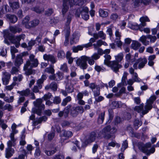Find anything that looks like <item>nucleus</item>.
I'll return each instance as SVG.
<instances>
[{"mask_svg": "<svg viewBox=\"0 0 159 159\" xmlns=\"http://www.w3.org/2000/svg\"><path fill=\"white\" fill-rule=\"evenodd\" d=\"M109 66H111V69L114 72H117L119 69L121 67V66L118 64L116 61H113L110 63Z\"/></svg>", "mask_w": 159, "mask_h": 159, "instance_id": "f8f14e48", "label": "nucleus"}, {"mask_svg": "<svg viewBox=\"0 0 159 159\" xmlns=\"http://www.w3.org/2000/svg\"><path fill=\"white\" fill-rule=\"evenodd\" d=\"M60 69L62 71L67 72L68 71V69L66 64L64 63L61 67Z\"/></svg>", "mask_w": 159, "mask_h": 159, "instance_id": "bf43d9fd", "label": "nucleus"}, {"mask_svg": "<svg viewBox=\"0 0 159 159\" xmlns=\"http://www.w3.org/2000/svg\"><path fill=\"white\" fill-rule=\"evenodd\" d=\"M55 75L56 77V80L57 81L61 80L63 77V74L60 72H58Z\"/></svg>", "mask_w": 159, "mask_h": 159, "instance_id": "c03bdc74", "label": "nucleus"}, {"mask_svg": "<svg viewBox=\"0 0 159 159\" xmlns=\"http://www.w3.org/2000/svg\"><path fill=\"white\" fill-rule=\"evenodd\" d=\"M2 110H7L10 111L12 110V107L10 104H7L3 107Z\"/></svg>", "mask_w": 159, "mask_h": 159, "instance_id": "3c124183", "label": "nucleus"}, {"mask_svg": "<svg viewBox=\"0 0 159 159\" xmlns=\"http://www.w3.org/2000/svg\"><path fill=\"white\" fill-rule=\"evenodd\" d=\"M55 37L52 40H50L49 39H48L47 38H45L43 40V43H47V42H49L50 43H54L55 42Z\"/></svg>", "mask_w": 159, "mask_h": 159, "instance_id": "6e6d98bb", "label": "nucleus"}, {"mask_svg": "<svg viewBox=\"0 0 159 159\" xmlns=\"http://www.w3.org/2000/svg\"><path fill=\"white\" fill-rule=\"evenodd\" d=\"M78 114V111L77 110L76 107H73L71 108V114L73 116H75Z\"/></svg>", "mask_w": 159, "mask_h": 159, "instance_id": "58836bf2", "label": "nucleus"}, {"mask_svg": "<svg viewBox=\"0 0 159 159\" xmlns=\"http://www.w3.org/2000/svg\"><path fill=\"white\" fill-rule=\"evenodd\" d=\"M102 41L99 40L97 41L96 43H94L93 45L95 49H98V48L102 45Z\"/></svg>", "mask_w": 159, "mask_h": 159, "instance_id": "a18cd8bd", "label": "nucleus"}, {"mask_svg": "<svg viewBox=\"0 0 159 159\" xmlns=\"http://www.w3.org/2000/svg\"><path fill=\"white\" fill-rule=\"evenodd\" d=\"M57 88V84L55 82H52L50 85H47L45 87V89H51L53 91H56Z\"/></svg>", "mask_w": 159, "mask_h": 159, "instance_id": "bb28decb", "label": "nucleus"}, {"mask_svg": "<svg viewBox=\"0 0 159 159\" xmlns=\"http://www.w3.org/2000/svg\"><path fill=\"white\" fill-rule=\"evenodd\" d=\"M66 90L68 93H72L73 91V88L72 85H69L67 84L66 86Z\"/></svg>", "mask_w": 159, "mask_h": 159, "instance_id": "a19ab883", "label": "nucleus"}, {"mask_svg": "<svg viewBox=\"0 0 159 159\" xmlns=\"http://www.w3.org/2000/svg\"><path fill=\"white\" fill-rule=\"evenodd\" d=\"M14 153V149L11 147H8L5 150V157L7 158L11 157Z\"/></svg>", "mask_w": 159, "mask_h": 159, "instance_id": "a211bd4d", "label": "nucleus"}, {"mask_svg": "<svg viewBox=\"0 0 159 159\" xmlns=\"http://www.w3.org/2000/svg\"><path fill=\"white\" fill-rule=\"evenodd\" d=\"M43 58L44 60L50 61L52 63H54L56 62L55 58L51 55L45 54L43 56Z\"/></svg>", "mask_w": 159, "mask_h": 159, "instance_id": "f3484780", "label": "nucleus"}, {"mask_svg": "<svg viewBox=\"0 0 159 159\" xmlns=\"http://www.w3.org/2000/svg\"><path fill=\"white\" fill-rule=\"evenodd\" d=\"M71 20V16H68L67 18L66 21V26L64 31H67V26H69V24H70Z\"/></svg>", "mask_w": 159, "mask_h": 159, "instance_id": "4d7b16f0", "label": "nucleus"}, {"mask_svg": "<svg viewBox=\"0 0 159 159\" xmlns=\"http://www.w3.org/2000/svg\"><path fill=\"white\" fill-rule=\"evenodd\" d=\"M63 134L64 137L68 138L71 137L72 135V132L71 131H64Z\"/></svg>", "mask_w": 159, "mask_h": 159, "instance_id": "de8ad7c7", "label": "nucleus"}, {"mask_svg": "<svg viewBox=\"0 0 159 159\" xmlns=\"http://www.w3.org/2000/svg\"><path fill=\"white\" fill-rule=\"evenodd\" d=\"M76 65L83 70L86 69L88 66L87 64L85 56H83L79 58H77L75 61Z\"/></svg>", "mask_w": 159, "mask_h": 159, "instance_id": "423d86ee", "label": "nucleus"}, {"mask_svg": "<svg viewBox=\"0 0 159 159\" xmlns=\"http://www.w3.org/2000/svg\"><path fill=\"white\" fill-rule=\"evenodd\" d=\"M34 56L30 55L29 57L30 61H27L25 65L24 69L25 71V74L26 75H29L33 73V71L31 68L33 67H37L38 65L37 59L34 58Z\"/></svg>", "mask_w": 159, "mask_h": 159, "instance_id": "f03ea898", "label": "nucleus"}, {"mask_svg": "<svg viewBox=\"0 0 159 159\" xmlns=\"http://www.w3.org/2000/svg\"><path fill=\"white\" fill-rule=\"evenodd\" d=\"M138 63H139L138 68L140 69L143 68L147 63V60L145 58H139L138 59Z\"/></svg>", "mask_w": 159, "mask_h": 159, "instance_id": "6ab92c4d", "label": "nucleus"}, {"mask_svg": "<svg viewBox=\"0 0 159 159\" xmlns=\"http://www.w3.org/2000/svg\"><path fill=\"white\" fill-rule=\"evenodd\" d=\"M141 45V44L138 41L133 40L131 45V47L134 50H138Z\"/></svg>", "mask_w": 159, "mask_h": 159, "instance_id": "5701e85b", "label": "nucleus"}, {"mask_svg": "<svg viewBox=\"0 0 159 159\" xmlns=\"http://www.w3.org/2000/svg\"><path fill=\"white\" fill-rule=\"evenodd\" d=\"M30 90L29 89L22 91H18L17 93L21 96H27L30 93Z\"/></svg>", "mask_w": 159, "mask_h": 159, "instance_id": "cd10ccee", "label": "nucleus"}, {"mask_svg": "<svg viewBox=\"0 0 159 159\" xmlns=\"http://www.w3.org/2000/svg\"><path fill=\"white\" fill-rule=\"evenodd\" d=\"M115 35L116 37V39L120 40L121 37V33L119 32V30H117L115 32Z\"/></svg>", "mask_w": 159, "mask_h": 159, "instance_id": "5fc2aeb1", "label": "nucleus"}, {"mask_svg": "<svg viewBox=\"0 0 159 159\" xmlns=\"http://www.w3.org/2000/svg\"><path fill=\"white\" fill-rule=\"evenodd\" d=\"M10 6L13 9H17L20 7L19 2H15L10 3Z\"/></svg>", "mask_w": 159, "mask_h": 159, "instance_id": "473e14b6", "label": "nucleus"}, {"mask_svg": "<svg viewBox=\"0 0 159 159\" xmlns=\"http://www.w3.org/2000/svg\"><path fill=\"white\" fill-rule=\"evenodd\" d=\"M105 116V112L101 113L99 116L98 119V122L99 124H102L104 120Z\"/></svg>", "mask_w": 159, "mask_h": 159, "instance_id": "72a5a7b5", "label": "nucleus"}, {"mask_svg": "<svg viewBox=\"0 0 159 159\" xmlns=\"http://www.w3.org/2000/svg\"><path fill=\"white\" fill-rule=\"evenodd\" d=\"M4 37L5 38L4 42L6 44L9 45V43L7 40V39H9L10 41L12 42V39L13 37L11 34L8 30H5L4 31Z\"/></svg>", "mask_w": 159, "mask_h": 159, "instance_id": "9b49d317", "label": "nucleus"}, {"mask_svg": "<svg viewBox=\"0 0 159 159\" xmlns=\"http://www.w3.org/2000/svg\"><path fill=\"white\" fill-rule=\"evenodd\" d=\"M132 77L135 82H139L141 81L140 79L138 77V75L136 73H135L132 75Z\"/></svg>", "mask_w": 159, "mask_h": 159, "instance_id": "49530a36", "label": "nucleus"}, {"mask_svg": "<svg viewBox=\"0 0 159 159\" xmlns=\"http://www.w3.org/2000/svg\"><path fill=\"white\" fill-rule=\"evenodd\" d=\"M17 84L16 82H13L10 85L6 86L5 89L7 90L11 91L13 88Z\"/></svg>", "mask_w": 159, "mask_h": 159, "instance_id": "f704fd0d", "label": "nucleus"}, {"mask_svg": "<svg viewBox=\"0 0 159 159\" xmlns=\"http://www.w3.org/2000/svg\"><path fill=\"white\" fill-rule=\"evenodd\" d=\"M25 38V35L22 34L17 36L14 40L12 41V43L15 44L16 47L18 48L20 45V42L21 39H24Z\"/></svg>", "mask_w": 159, "mask_h": 159, "instance_id": "4468645a", "label": "nucleus"}, {"mask_svg": "<svg viewBox=\"0 0 159 159\" xmlns=\"http://www.w3.org/2000/svg\"><path fill=\"white\" fill-rule=\"evenodd\" d=\"M61 101V99L59 96L55 97L53 100V103L56 104H59Z\"/></svg>", "mask_w": 159, "mask_h": 159, "instance_id": "37998d69", "label": "nucleus"}, {"mask_svg": "<svg viewBox=\"0 0 159 159\" xmlns=\"http://www.w3.org/2000/svg\"><path fill=\"white\" fill-rule=\"evenodd\" d=\"M128 73L127 72H125L124 73L123 76L122 78V81L123 85H124V83L125 82L126 80L127 79V77Z\"/></svg>", "mask_w": 159, "mask_h": 159, "instance_id": "0e129e2a", "label": "nucleus"}, {"mask_svg": "<svg viewBox=\"0 0 159 159\" xmlns=\"http://www.w3.org/2000/svg\"><path fill=\"white\" fill-rule=\"evenodd\" d=\"M64 157L62 154H56L54 157V159H64Z\"/></svg>", "mask_w": 159, "mask_h": 159, "instance_id": "774afa93", "label": "nucleus"}, {"mask_svg": "<svg viewBox=\"0 0 159 159\" xmlns=\"http://www.w3.org/2000/svg\"><path fill=\"white\" fill-rule=\"evenodd\" d=\"M10 140H9L7 143L8 147L11 148L12 146H14L16 144V139L14 138V135L12 134L10 135Z\"/></svg>", "mask_w": 159, "mask_h": 159, "instance_id": "2eb2a0df", "label": "nucleus"}, {"mask_svg": "<svg viewBox=\"0 0 159 159\" xmlns=\"http://www.w3.org/2000/svg\"><path fill=\"white\" fill-rule=\"evenodd\" d=\"M111 127L110 126H108L105 127L102 131L100 132L99 134V137H104L107 139L111 138V136L109 134Z\"/></svg>", "mask_w": 159, "mask_h": 159, "instance_id": "9d476101", "label": "nucleus"}, {"mask_svg": "<svg viewBox=\"0 0 159 159\" xmlns=\"http://www.w3.org/2000/svg\"><path fill=\"white\" fill-rule=\"evenodd\" d=\"M99 12L100 16L102 17H106L108 16V13L107 12L102 9H99Z\"/></svg>", "mask_w": 159, "mask_h": 159, "instance_id": "ea45409f", "label": "nucleus"}, {"mask_svg": "<svg viewBox=\"0 0 159 159\" xmlns=\"http://www.w3.org/2000/svg\"><path fill=\"white\" fill-rule=\"evenodd\" d=\"M108 146L113 147L116 146L118 148H119L120 147V145L118 143H116L115 142H112L109 143H108Z\"/></svg>", "mask_w": 159, "mask_h": 159, "instance_id": "69168bd1", "label": "nucleus"}, {"mask_svg": "<svg viewBox=\"0 0 159 159\" xmlns=\"http://www.w3.org/2000/svg\"><path fill=\"white\" fill-rule=\"evenodd\" d=\"M100 57L99 54L96 53H94L91 57L85 56L86 61H88L89 64L90 66L93 65L94 64L95 60L98 59Z\"/></svg>", "mask_w": 159, "mask_h": 159, "instance_id": "1a4fd4ad", "label": "nucleus"}, {"mask_svg": "<svg viewBox=\"0 0 159 159\" xmlns=\"http://www.w3.org/2000/svg\"><path fill=\"white\" fill-rule=\"evenodd\" d=\"M6 17L7 18L10 20V22L12 23H14L17 21V18L16 16L7 14L6 15Z\"/></svg>", "mask_w": 159, "mask_h": 159, "instance_id": "a878e982", "label": "nucleus"}, {"mask_svg": "<svg viewBox=\"0 0 159 159\" xmlns=\"http://www.w3.org/2000/svg\"><path fill=\"white\" fill-rule=\"evenodd\" d=\"M147 38L148 39V36L143 35L140 38L139 40L141 42L143 45L147 46L149 44V41L147 40Z\"/></svg>", "mask_w": 159, "mask_h": 159, "instance_id": "b1692460", "label": "nucleus"}, {"mask_svg": "<svg viewBox=\"0 0 159 159\" xmlns=\"http://www.w3.org/2000/svg\"><path fill=\"white\" fill-rule=\"evenodd\" d=\"M71 98L70 96H68L63 99L61 103V105L62 106H65L67 103L71 100Z\"/></svg>", "mask_w": 159, "mask_h": 159, "instance_id": "2f4dec72", "label": "nucleus"}, {"mask_svg": "<svg viewBox=\"0 0 159 159\" xmlns=\"http://www.w3.org/2000/svg\"><path fill=\"white\" fill-rule=\"evenodd\" d=\"M95 70L97 72H99L101 71H104L105 70V69L102 67L98 65H95L94 67Z\"/></svg>", "mask_w": 159, "mask_h": 159, "instance_id": "864d4df0", "label": "nucleus"}, {"mask_svg": "<svg viewBox=\"0 0 159 159\" xmlns=\"http://www.w3.org/2000/svg\"><path fill=\"white\" fill-rule=\"evenodd\" d=\"M141 26V25H138V24H133L131 25L130 26L129 25V27L132 29L134 30H137L139 29V28Z\"/></svg>", "mask_w": 159, "mask_h": 159, "instance_id": "13d9d810", "label": "nucleus"}, {"mask_svg": "<svg viewBox=\"0 0 159 159\" xmlns=\"http://www.w3.org/2000/svg\"><path fill=\"white\" fill-rule=\"evenodd\" d=\"M156 98V97L154 95L151 96L147 100L146 104L144 106V110L143 109V105H141L140 106H135L134 108V110L138 112H141L143 115L147 114L148 111L152 108V105Z\"/></svg>", "mask_w": 159, "mask_h": 159, "instance_id": "f257e3e1", "label": "nucleus"}, {"mask_svg": "<svg viewBox=\"0 0 159 159\" xmlns=\"http://www.w3.org/2000/svg\"><path fill=\"white\" fill-rule=\"evenodd\" d=\"M19 69L15 67H13L11 70V73L12 75L16 74L19 71Z\"/></svg>", "mask_w": 159, "mask_h": 159, "instance_id": "052dcab7", "label": "nucleus"}, {"mask_svg": "<svg viewBox=\"0 0 159 159\" xmlns=\"http://www.w3.org/2000/svg\"><path fill=\"white\" fill-rule=\"evenodd\" d=\"M84 83L85 87H88L93 90L95 89H97L99 87L98 85H96L94 83H89V81L87 80H84Z\"/></svg>", "mask_w": 159, "mask_h": 159, "instance_id": "ddd939ff", "label": "nucleus"}, {"mask_svg": "<svg viewBox=\"0 0 159 159\" xmlns=\"http://www.w3.org/2000/svg\"><path fill=\"white\" fill-rule=\"evenodd\" d=\"M68 3L71 7L75 5L76 2L74 0H63V7L62 10V12L63 15L65 14L69 8L68 5Z\"/></svg>", "mask_w": 159, "mask_h": 159, "instance_id": "6e6552de", "label": "nucleus"}, {"mask_svg": "<svg viewBox=\"0 0 159 159\" xmlns=\"http://www.w3.org/2000/svg\"><path fill=\"white\" fill-rule=\"evenodd\" d=\"M70 70L71 72L70 73V75L72 77H74L76 76V74L75 71H72L73 70H76V68L75 66H72L70 68Z\"/></svg>", "mask_w": 159, "mask_h": 159, "instance_id": "680f3d73", "label": "nucleus"}, {"mask_svg": "<svg viewBox=\"0 0 159 159\" xmlns=\"http://www.w3.org/2000/svg\"><path fill=\"white\" fill-rule=\"evenodd\" d=\"M18 52L17 50L14 47H11V52L12 55V58L14 59L15 57V53Z\"/></svg>", "mask_w": 159, "mask_h": 159, "instance_id": "79ce46f5", "label": "nucleus"}, {"mask_svg": "<svg viewBox=\"0 0 159 159\" xmlns=\"http://www.w3.org/2000/svg\"><path fill=\"white\" fill-rule=\"evenodd\" d=\"M142 26H141L140 28H139V30L142 32L143 31L144 33L146 34H149L150 33V28H143Z\"/></svg>", "mask_w": 159, "mask_h": 159, "instance_id": "8fccbe9b", "label": "nucleus"}, {"mask_svg": "<svg viewBox=\"0 0 159 159\" xmlns=\"http://www.w3.org/2000/svg\"><path fill=\"white\" fill-rule=\"evenodd\" d=\"M104 57L105 58L104 61V64L107 66H109L110 63L111 62L109 61L111 58V56L109 55L106 54L104 55Z\"/></svg>", "mask_w": 159, "mask_h": 159, "instance_id": "c85d7f7f", "label": "nucleus"}, {"mask_svg": "<svg viewBox=\"0 0 159 159\" xmlns=\"http://www.w3.org/2000/svg\"><path fill=\"white\" fill-rule=\"evenodd\" d=\"M128 143L126 140L124 141L122 144L121 148V150L122 152H124V150L128 147Z\"/></svg>", "mask_w": 159, "mask_h": 159, "instance_id": "09e8293b", "label": "nucleus"}, {"mask_svg": "<svg viewBox=\"0 0 159 159\" xmlns=\"http://www.w3.org/2000/svg\"><path fill=\"white\" fill-rule=\"evenodd\" d=\"M67 31H66L65 35V40L64 42V44L66 46L67 45L69 42V37L70 35V26H67Z\"/></svg>", "mask_w": 159, "mask_h": 159, "instance_id": "4be33fe9", "label": "nucleus"}, {"mask_svg": "<svg viewBox=\"0 0 159 159\" xmlns=\"http://www.w3.org/2000/svg\"><path fill=\"white\" fill-rule=\"evenodd\" d=\"M96 137V134L95 132L92 133L89 135L88 139L85 141V143L87 144L90 143L94 141Z\"/></svg>", "mask_w": 159, "mask_h": 159, "instance_id": "412c9836", "label": "nucleus"}, {"mask_svg": "<svg viewBox=\"0 0 159 159\" xmlns=\"http://www.w3.org/2000/svg\"><path fill=\"white\" fill-rule=\"evenodd\" d=\"M52 95L51 93H48L44 95L42 98V99H43L45 101L50 100V98L52 97Z\"/></svg>", "mask_w": 159, "mask_h": 159, "instance_id": "4c0bfd02", "label": "nucleus"}, {"mask_svg": "<svg viewBox=\"0 0 159 159\" xmlns=\"http://www.w3.org/2000/svg\"><path fill=\"white\" fill-rule=\"evenodd\" d=\"M28 55V53L27 52H24L17 55L15 61V65L18 67L20 66L23 63V60L22 59V57Z\"/></svg>", "mask_w": 159, "mask_h": 159, "instance_id": "0eeeda50", "label": "nucleus"}, {"mask_svg": "<svg viewBox=\"0 0 159 159\" xmlns=\"http://www.w3.org/2000/svg\"><path fill=\"white\" fill-rule=\"evenodd\" d=\"M44 72L48 73L53 74L54 73V70L53 66H50L49 67H47L44 70Z\"/></svg>", "mask_w": 159, "mask_h": 159, "instance_id": "7c9ffc66", "label": "nucleus"}, {"mask_svg": "<svg viewBox=\"0 0 159 159\" xmlns=\"http://www.w3.org/2000/svg\"><path fill=\"white\" fill-rule=\"evenodd\" d=\"M9 30L11 32L14 34L16 33H19L22 30L21 28L19 27L18 25L10 26Z\"/></svg>", "mask_w": 159, "mask_h": 159, "instance_id": "aec40b11", "label": "nucleus"}, {"mask_svg": "<svg viewBox=\"0 0 159 159\" xmlns=\"http://www.w3.org/2000/svg\"><path fill=\"white\" fill-rule=\"evenodd\" d=\"M124 57V55L122 52L120 53L116 56H115L116 61L119 62L121 61L123 59Z\"/></svg>", "mask_w": 159, "mask_h": 159, "instance_id": "c756f323", "label": "nucleus"}, {"mask_svg": "<svg viewBox=\"0 0 159 159\" xmlns=\"http://www.w3.org/2000/svg\"><path fill=\"white\" fill-rule=\"evenodd\" d=\"M80 34L78 33H75L72 35V37L71 38L70 41V43L71 44L74 43H76L79 40Z\"/></svg>", "mask_w": 159, "mask_h": 159, "instance_id": "dca6fc26", "label": "nucleus"}, {"mask_svg": "<svg viewBox=\"0 0 159 159\" xmlns=\"http://www.w3.org/2000/svg\"><path fill=\"white\" fill-rule=\"evenodd\" d=\"M88 12L89 9L88 8L86 7H84L77 10L76 15L79 17L80 14H81L82 18L84 20H87L89 18Z\"/></svg>", "mask_w": 159, "mask_h": 159, "instance_id": "39448f33", "label": "nucleus"}, {"mask_svg": "<svg viewBox=\"0 0 159 159\" xmlns=\"http://www.w3.org/2000/svg\"><path fill=\"white\" fill-rule=\"evenodd\" d=\"M43 80L41 79H39L37 82V85L39 89H41L42 87V84L43 83Z\"/></svg>", "mask_w": 159, "mask_h": 159, "instance_id": "338daca9", "label": "nucleus"}, {"mask_svg": "<svg viewBox=\"0 0 159 159\" xmlns=\"http://www.w3.org/2000/svg\"><path fill=\"white\" fill-rule=\"evenodd\" d=\"M141 23L140 24L141 26L143 27L145 26L146 25V22H149L150 20L147 16H143L141 17L139 19Z\"/></svg>", "mask_w": 159, "mask_h": 159, "instance_id": "393cba45", "label": "nucleus"}, {"mask_svg": "<svg viewBox=\"0 0 159 159\" xmlns=\"http://www.w3.org/2000/svg\"><path fill=\"white\" fill-rule=\"evenodd\" d=\"M142 124V122L141 121L136 120L134 121V125L136 129H137L139 126H141Z\"/></svg>", "mask_w": 159, "mask_h": 159, "instance_id": "603ef678", "label": "nucleus"}, {"mask_svg": "<svg viewBox=\"0 0 159 159\" xmlns=\"http://www.w3.org/2000/svg\"><path fill=\"white\" fill-rule=\"evenodd\" d=\"M11 75V74L6 71H4L2 72V78H7L10 79Z\"/></svg>", "mask_w": 159, "mask_h": 159, "instance_id": "e2e57ef3", "label": "nucleus"}, {"mask_svg": "<svg viewBox=\"0 0 159 159\" xmlns=\"http://www.w3.org/2000/svg\"><path fill=\"white\" fill-rule=\"evenodd\" d=\"M16 127L17 125L15 123H13L12 124L11 126L12 131L11 133L10 134H12L13 135H14L15 134H16L18 132V130L16 129Z\"/></svg>", "mask_w": 159, "mask_h": 159, "instance_id": "c9c22d12", "label": "nucleus"}, {"mask_svg": "<svg viewBox=\"0 0 159 159\" xmlns=\"http://www.w3.org/2000/svg\"><path fill=\"white\" fill-rule=\"evenodd\" d=\"M43 100L41 98L37 99L33 102L34 107L32 109L31 112L33 113H36L39 115H40L41 111L43 110L45 108V105L42 103Z\"/></svg>", "mask_w": 159, "mask_h": 159, "instance_id": "7ed1b4c3", "label": "nucleus"}, {"mask_svg": "<svg viewBox=\"0 0 159 159\" xmlns=\"http://www.w3.org/2000/svg\"><path fill=\"white\" fill-rule=\"evenodd\" d=\"M30 18L28 16H25L22 21V24L26 28L30 29L37 25L39 23V21L38 20H34L30 21Z\"/></svg>", "mask_w": 159, "mask_h": 159, "instance_id": "20e7f679", "label": "nucleus"}, {"mask_svg": "<svg viewBox=\"0 0 159 159\" xmlns=\"http://www.w3.org/2000/svg\"><path fill=\"white\" fill-rule=\"evenodd\" d=\"M71 106L69 105L66 107L64 109V116L66 117L67 116L68 114L69 113L70 110L71 109Z\"/></svg>", "mask_w": 159, "mask_h": 159, "instance_id": "e433bc0d", "label": "nucleus"}]
</instances>
